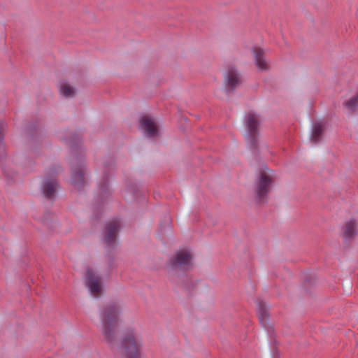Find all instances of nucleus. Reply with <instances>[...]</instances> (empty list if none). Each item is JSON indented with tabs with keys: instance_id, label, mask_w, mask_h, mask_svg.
I'll return each mask as SVG.
<instances>
[{
	"instance_id": "f257e3e1",
	"label": "nucleus",
	"mask_w": 358,
	"mask_h": 358,
	"mask_svg": "<svg viewBox=\"0 0 358 358\" xmlns=\"http://www.w3.org/2000/svg\"><path fill=\"white\" fill-rule=\"evenodd\" d=\"M121 313L120 306L113 303L106 305L100 311L102 334L104 340L112 347L115 344Z\"/></svg>"
},
{
	"instance_id": "f03ea898",
	"label": "nucleus",
	"mask_w": 358,
	"mask_h": 358,
	"mask_svg": "<svg viewBox=\"0 0 358 358\" xmlns=\"http://www.w3.org/2000/svg\"><path fill=\"white\" fill-rule=\"evenodd\" d=\"M142 340L140 334L134 329H127L117 346L118 352L126 358L142 357Z\"/></svg>"
},
{
	"instance_id": "7ed1b4c3",
	"label": "nucleus",
	"mask_w": 358,
	"mask_h": 358,
	"mask_svg": "<svg viewBox=\"0 0 358 358\" xmlns=\"http://www.w3.org/2000/svg\"><path fill=\"white\" fill-rule=\"evenodd\" d=\"M273 181V177L271 170L261 173L255 189L256 199L258 202L264 201L266 197Z\"/></svg>"
},
{
	"instance_id": "20e7f679",
	"label": "nucleus",
	"mask_w": 358,
	"mask_h": 358,
	"mask_svg": "<svg viewBox=\"0 0 358 358\" xmlns=\"http://www.w3.org/2000/svg\"><path fill=\"white\" fill-rule=\"evenodd\" d=\"M192 254L187 250H180L170 259L169 266L173 271H187L192 266Z\"/></svg>"
},
{
	"instance_id": "39448f33",
	"label": "nucleus",
	"mask_w": 358,
	"mask_h": 358,
	"mask_svg": "<svg viewBox=\"0 0 358 358\" xmlns=\"http://www.w3.org/2000/svg\"><path fill=\"white\" fill-rule=\"evenodd\" d=\"M259 125V117L254 113H249L245 117L247 138L251 144H255Z\"/></svg>"
},
{
	"instance_id": "423d86ee",
	"label": "nucleus",
	"mask_w": 358,
	"mask_h": 358,
	"mask_svg": "<svg viewBox=\"0 0 358 358\" xmlns=\"http://www.w3.org/2000/svg\"><path fill=\"white\" fill-rule=\"evenodd\" d=\"M241 83V78L234 67H229L224 74L225 89L227 92L234 91Z\"/></svg>"
},
{
	"instance_id": "0eeeda50",
	"label": "nucleus",
	"mask_w": 358,
	"mask_h": 358,
	"mask_svg": "<svg viewBox=\"0 0 358 358\" xmlns=\"http://www.w3.org/2000/svg\"><path fill=\"white\" fill-rule=\"evenodd\" d=\"M119 228L120 222L118 220H112L107 224L106 227L104 240L108 245H112L115 243Z\"/></svg>"
},
{
	"instance_id": "6e6552de",
	"label": "nucleus",
	"mask_w": 358,
	"mask_h": 358,
	"mask_svg": "<svg viewBox=\"0 0 358 358\" xmlns=\"http://www.w3.org/2000/svg\"><path fill=\"white\" fill-rule=\"evenodd\" d=\"M141 126L145 134L148 137H155L159 130L155 121L148 116H143L141 119Z\"/></svg>"
},
{
	"instance_id": "1a4fd4ad",
	"label": "nucleus",
	"mask_w": 358,
	"mask_h": 358,
	"mask_svg": "<svg viewBox=\"0 0 358 358\" xmlns=\"http://www.w3.org/2000/svg\"><path fill=\"white\" fill-rule=\"evenodd\" d=\"M86 279L87 285L90 288V291H101L102 283L99 276L92 271L88 270L86 274Z\"/></svg>"
},
{
	"instance_id": "9d476101",
	"label": "nucleus",
	"mask_w": 358,
	"mask_h": 358,
	"mask_svg": "<svg viewBox=\"0 0 358 358\" xmlns=\"http://www.w3.org/2000/svg\"><path fill=\"white\" fill-rule=\"evenodd\" d=\"M257 313L259 322L263 326H266L268 321V306L266 302L263 301H258L257 302Z\"/></svg>"
},
{
	"instance_id": "9b49d317",
	"label": "nucleus",
	"mask_w": 358,
	"mask_h": 358,
	"mask_svg": "<svg viewBox=\"0 0 358 358\" xmlns=\"http://www.w3.org/2000/svg\"><path fill=\"white\" fill-rule=\"evenodd\" d=\"M254 57L257 66L261 70H268L269 64L264 58V51L259 48L253 50Z\"/></svg>"
},
{
	"instance_id": "f8f14e48",
	"label": "nucleus",
	"mask_w": 358,
	"mask_h": 358,
	"mask_svg": "<svg viewBox=\"0 0 358 358\" xmlns=\"http://www.w3.org/2000/svg\"><path fill=\"white\" fill-rule=\"evenodd\" d=\"M57 182L54 179H46L43 182V192L47 199H52L57 187Z\"/></svg>"
},
{
	"instance_id": "ddd939ff",
	"label": "nucleus",
	"mask_w": 358,
	"mask_h": 358,
	"mask_svg": "<svg viewBox=\"0 0 358 358\" xmlns=\"http://www.w3.org/2000/svg\"><path fill=\"white\" fill-rule=\"evenodd\" d=\"M72 183L78 187L84 183V173L82 167H77L72 170Z\"/></svg>"
},
{
	"instance_id": "4468645a",
	"label": "nucleus",
	"mask_w": 358,
	"mask_h": 358,
	"mask_svg": "<svg viewBox=\"0 0 358 358\" xmlns=\"http://www.w3.org/2000/svg\"><path fill=\"white\" fill-rule=\"evenodd\" d=\"M324 131V124L322 122H316L313 124L310 139L312 141L317 143L321 138Z\"/></svg>"
},
{
	"instance_id": "2eb2a0df",
	"label": "nucleus",
	"mask_w": 358,
	"mask_h": 358,
	"mask_svg": "<svg viewBox=\"0 0 358 358\" xmlns=\"http://www.w3.org/2000/svg\"><path fill=\"white\" fill-rule=\"evenodd\" d=\"M357 234V225L355 221H350L346 223L343 236L345 239L352 238Z\"/></svg>"
},
{
	"instance_id": "dca6fc26",
	"label": "nucleus",
	"mask_w": 358,
	"mask_h": 358,
	"mask_svg": "<svg viewBox=\"0 0 358 358\" xmlns=\"http://www.w3.org/2000/svg\"><path fill=\"white\" fill-rule=\"evenodd\" d=\"M59 91L61 94L65 97H72L75 94L74 88L66 82L60 83Z\"/></svg>"
},
{
	"instance_id": "f3484780",
	"label": "nucleus",
	"mask_w": 358,
	"mask_h": 358,
	"mask_svg": "<svg viewBox=\"0 0 358 358\" xmlns=\"http://www.w3.org/2000/svg\"><path fill=\"white\" fill-rule=\"evenodd\" d=\"M345 106L350 110H354L358 106V92L345 103Z\"/></svg>"
},
{
	"instance_id": "a211bd4d",
	"label": "nucleus",
	"mask_w": 358,
	"mask_h": 358,
	"mask_svg": "<svg viewBox=\"0 0 358 358\" xmlns=\"http://www.w3.org/2000/svg\"><path fill=\"white\" fill-rule=\"evenodd\" d=\"M189 289H205V283L201 280H194L190 282V286L188 287Z\"/></svg>"
},
{
	"instance_id": "6ab92c4d",
	"label": "nucleus",
	"mask_w": 358,
	"mask_h": 358,
	"mask_svg": "<svg viewBox=\"0 0 358 358\" xmlns=\"http://www.w3.org/2000/svg\"><path fill=\"white\" fill-rule=\"evenodd\" d=\"M91 293V296L92 298L94 299H98V298H100L101 297V295L102 294V292H90Z\"/></svg>"
},
{
	"instance_id": "aec40b11",
	"label": "nucleus",
	"mask_w": 358,
	"mask_h": 358,
	"mask_svg": "<svg viewBox=\"0 0 358 358\" xmlns=\"http://www.w3.org/2000/svg\"><path fill=\"white\" fill-rule=\"evenodd\" d=\"M313 282H314V281H310V282H308V284H312V283H313Z\"/></svg>"
}]
</instances>
